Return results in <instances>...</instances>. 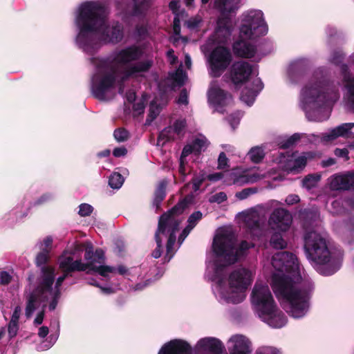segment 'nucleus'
Masks as SVG:
<instances>
[{"label":"nucleus","instance_id":"f257e3e1","mask_svg":"<svg viewBox=\"0 0 354 354\" xmlns=\"http://www.w3.org/2000/svg\"><path fill=\"white\" fill-rule=\"evenodd\" d=\"M255 245L254 243L243 241L235 247L234 234L229 230L220 229L213 243V257L207 265L206 277L214 282L213 291L221 303L239 304L246 297V291L252 285L255 273L250 269L239 267L224 278L226 267L235 263Z\"/></svg>","mask_w":354,"mask_h":354},{"label":"nucleus","instance_id":"f03ea898","mask_svg":"<svg viewBox=\"0 0 354 354\" xmlns=\"http://www.w3.org/2000/svg\"><path fill=\"white\" fill-rule=\"evenodd\" d=\"M143 55V48L133 45L114 52L107 59L92 57L91 61L95 66L91 79L93 95L100 100H109L117 92L122 94L124 80L151 67V59L136 62Z\"/></svg>","mask_w":354,"mask_h":354},{"label":"nucleus","instance_id":"7ed1b4c3","mask_svg":"<svg viewBox=\"0 0 354 354\" xmlns=\"http://www.w3.org/2000/svg\"><path fill=\"white\" fill-rule=\"evenodd\" d=\"M274 268L272 289L283 308L294 318H301L309 310L313 290L311 279L301 274L297 258L292 253L278 252L271 259Z\"/></svg>","mask_w":354,"mask_h":354},{"label":"nucleus","instance_id":"20e7f679","mask_svg":"<svg viewBox=\"0 0 354 354\" xmlns=\"http://www.w3.org/2000/svg\"><path fill=\"white\" fill-rule=\"evenodd\" d=\"M108 13L106 6L102 1H89L80 5L76 19L79 28L76 42L86 53L93 55L102 42L118 43L122 39V26L118 22L107 24Z\"/></svg>","mask_w":354,"mask_h":354},{"label":"nucleus","instance_id":"39448f33","mask_svg":"<svg viewBox=\"0 0 354 354\" xmlns=\"http://www.w3.org/2000/svg\"><path fill=\"white\" fill-rule=\"evenodd\" d=\"M339 84L330 81L322 68L315 70L300 93L299 106L309 120L322 122L330 113V106L339 97Z\"/></svg>","mask_w":354,"mask_h":354},{"label":"nucleus","instance_id":"423d86ee","mask_svg":"<svg viewBox=\"0 0 354 354\" xmlns=\"http://www.w3.org/2000/svg\"><path fill=\"white\" fill-rule=\"evenodd\" d=\"M50 259V252L40 250L35 258L37 267L41 268L40 277L37 284H32L30 282L26 289V298L27 304L26 307V316L29 318L35 310L37 304H40L49 299H53L50 305V310L55 309L57 300L60 295V286L66 279V274H63L57 279L55 285L53 287L55 280V268L46 265Z\"/></svg>","mask_w":354,"mask_h":354},{"label":"nucleus","instance_id":"0eeeda50","mask_svg":"<svg viewBox=\"0 0 354 354\" xmlns=\"http://www.w3.org/2000/svg\"><path fill=\"white\" fill-rule=\"evenodd\" d=\"M59 268L66 274L74 271H86L87 273L96 272L106 276L113 268L104 265V253L102 250H93L91 242L75 243L71 252H65L58 259Z\"/></svg>","mask_w":354,"mask_h":354},{"label":"nucleus","instance_id":"6e6552de","mask_svg":"<svg viewBox=\"0 0 354 354\" xmlns=\"http://www.w3.org/2000/svg\"><path fill=\"white\" fill-rule=\"evenodd\" d=\"M304 248L306 258L321 274L331 275L341 267L342 253L329 249L325 234L315 230L308 232L304 236Z\"/></svg>","mask_w":354,"mask_h":354},{"label":"nucleus","instance_id":"1a4fd4ad","mask_svg":"<svg viewBox=\"0 0 354 354\" xmlns=\"http://www.w3.org/2000/svg\"><path fill=\"white\" fill-rule=\"evenodd\" d=\"M268 32L263 13L261 10L250 9L241 16L239 39L232 46L234 53L239 57L250 58L254 56V40Z\"/></svg>","mask_w":354,"mask_h":354},{"label":"nucleus","instance_id":"9d476101","mask_svg":"<svg viewBox=\"0 0 354 354\" xmlns=\"http://www.w3.org/2000/svg\"><path fill=\"white\" fill-rule=\"evenodd\" d=\"M190 201L191 198L186 197L160 218L155 235L157 248L152 252L153 257L157 259L161 256L162 241L164 239H167L165 259L169 261L173 257L175 253L174 245L176 243V233L178 231L179 224L183 220L180 215Z\"/></svg>","mask_w":354,"mask_h":354},{"label":"nucleus","instance_id":"9b49d317","mask_svg":"<svg viewBox=\"0 0 354 354\" xmlns=\"http://www.w3.org/2000/svg\"><path fill=\"white\" fill-rule=\"evenodd\" d=\"M250 299L255 314L270 326L281 328L286 324V316L278 309L267 284L257 281Z\"/></svg>","mask_w":354,"mask_h":354},{"label":"nucleus","instance_id":"f8f14e48","mask_svg":"<svg viewBox=\"0 0 354 354\" xmlns=\"http://www.w3.org/2000/svg\"><path fill=\"white\" fill-rule=\"evenodd\" d=\"M277 157L274 161L279 165V168L287 171L298 172L302 170L308 160L313 158V154L310 152L305 153H277Z\"/></svg>","mask_w":354,"mask_h":354},{"label":"nucleus","instance_id":"ddd939ff","mask_svg":"<svg viewBox=\"0 0 354 354\" xmlns=\"http://www.w3.org/2000/svg\"><path fill=\"white\" fill-rule=\"evenodd\" d=\"M232 61V54L226 47L218 46L212 50L208 57L209 74L212 77H219L228 67Z\"/></svg>","mask_w":354,"mask_h":354},{"label":"nucleus","instance_id":"4468645a","mask_svg":"<svg viewBox=\"0 0 354 354\" xmlns=\"http://www.w3.org/2000/svg\"><path fill=\"white\" fill-rule=\"evenodd\" d=\"M131 1L132 5H129L125 2H117V15L122 19H127L131 16L139 18L144 17L151 6V0Z\"/></svg>","mask_w":354,"mask_h":354},{"label":"nucleus","instance_id":"2eb2a0df","mask_svg":"<svg viewBox=\"0 0 354 354\" xmlns=\"http://www.w3.org/2000/svg\"><path fill=\"white\" fill-rule=\"evenodd\" d=\"M234 26L229 17H221L218 19L216 26L210 40L214 44L225 45L231 39Z\"/></svg>","mask_w":354,"mask_h":354},{"label":"nucleus","instance_id":"dca6fc26","mask_svg":"<svg viewBox=\"0 0 354 354\" xmlns=\"http://www.w3.org/2000/svg\"><path fill=\"white\" fill-rule=\"evenodd\" d=\"M257 75L255 67L245 61L235 62L230 68V77L236 85L246 82L251 76Z\"/></svg>","mask_w":354,"mask_h":354},{"label":"nucleus","instance_id":"f3484780","mask_svg":"<svg viewBox=\"0 0 354 354\" xmlns=\"http://www.w3.org/2000/svg\"><path fill=\"white\" fill-rule=\"evenodd\" d=\"M230 176L231 182L227 183V184L237 185L254 183L265 177L264 174H261L256 169H243L241 167L233 169L230 173Z\"/></svg>","mask_w":354,"mask_h":354},{"label":"nucleus","instance_id":"a211bd4d","mask_svg":"<svg viewBox=\"0 0 354 354\" xmlns=\"http://www.w3.org/2000/svg\"><path fill=\"white\" fill-rule=\"evenodd\" d=\"M241 216L250 230L252 240L259 239L263 235L262 227L263 218L261 217L259 212L255 209H251L243 212Z\"/></svg>","mask_w":354,"mask_h":354},{"label":"nucleus","instance_id":"6ab92c4d","mask_svg":"<svg viewBox=\"0 0 354 354\" xmlns=\"http://www.w3.org/2000/svg\"><path fill=\"white\" fill-rule=\"evenodd\" d=\"M292 216L283 208H277L270 214L268 225L273 230L286 232L292 223Z\"/></svg>","mask_w":354,"mask_h":354},{"label":"nucleus","instance_id":"aec40b11","mask_svg":"<svg viewBox=\"0 0 354 354\" xmlns=\"http://www.w3.org/2000/svg\"><path fill=\"white\" fill-rule=\"evenodd\" d=\"M209 145V142L203 135H198L194 138L192 144L187 145L184 147L180 159L179 173L185 176V158L189 154L194 153L198 154L204 151Z\"/></svg>","mask_w":354,"mask_h":354},{"label":"nucleus","instance_id":"412c9836","mask_svg":"<svg viewBox=\"0 0 354 354\" xmlns=\"http://www.w3.org/2000/svg\"><path fill=\"white\" fill-rule=\"evenodd\" d=\"M208 100L217 111L223 112V107L231 102L232 97L212 82L208 91Z\"/></svg>","mask_w":354,"mask_h":354},{"label":"nucleus","instance_id":"4be33fe9","mask_svg":"<svg viewBox=\"0 0 354 354\" xmlns=\"http://www.w3.org/2000/svg\"><path fill=\"white\" fill-rule=\"evenodd\" d=\"M229 354H251V341L243 335H234L227 341Z\"/></svg>","mask_w":354,"mask_h":354},{"label":"nucleus","instance_id":"5701e85b","mask_svg":"<svg viewBox=\"0 0 354 354\" xmlns=\"http://www.w3.org/2000/svg\"><path fill=\"white\" fill-rule=\"evenodd\" d=\"M329 187L332 190H348L354 189V173L335 174L328 178Z\"/></svg>","mask_w":354,"mask_h":354},{"label":"nucleus","instance_id":"b1692460","mask_svg":"<svg viewBox=\"0 0 354 354\" xmlns=\"http://www.w3.org/2000/svg\"><path fill=\"white\" fill-rule=\"evenodd\" d=\"M196 352L209 354H221L225 350L223 343L214 337H204L199 339L195 346Z\"/></svg>","mask_w":354,"mask_h":354},{"label":"nucleus","instance_id":"393cba45","mask_svg":"<svg viewBox=\"0 0 354 354\" xmlns=\"http://www.w3.org/2000/svg\"><path fill=\"white\" fill-rule=\"evenodd\" d=\"M354 122L344 123L335 128L328 131V132L322 135V140L323 142L333 141L338 137L346 138H354Z\"/></svg>","mask_w":354,"mask_h":354},{"label":"nucleus","instance_id":"a878e982","mask_svg":"<svg viewBox=\"0 0 354 354\" xmlns=\"http://www.w3.org/2000/svg\"><path fill=\"white\" fill-rule=\"evenodd\" d=\"M263 87V83L258 77H255L251 83L248 82L246 86L241 91V100L248 106H251Z\"/></svg>","mask_w":354,"mask_h":354},{"label":"nucleus","instance_id":"bb28decb","mask_svg":"<svg viewBox=\"0 0 354 354\" xmlns=\"http://www.w3.org/2000/svg\"><path fill=\"white\" fill-rule=\"evenodd\" d=\"M191 347L185 341L174 339L165 344L158 352V354H188Z\"/></svg>","mask_w":354,"mask_h":354},{"label":"nucleus","instance_id":"cd10ccee","mask_svg":"<svg viewBox=\"0 0 354 354\" xmlns=\"http://www.w3.org/2000/svg\"><path fill=\"white\" fill-rule=\"evenodd\" d=\"M308 65L304 59H297L290 63L288 68V76L292 83L297 82L303 76Z\"/></svg>","mask_w":354,"mask_h":354},{"label":"nucleus","instance_id":"c85d7f7f","mask_svg":"<svg viewBox=\"0 0 354 354\" xmlns=\"http://www.w3.org/2000/svg\"><path fill=\"white\" fill-rule=\"evenodd\" d=\"M340 70L343 77L345 87L347 90L348 100L354 110V77L348 71V67L346 64L340 65Z\"/></svg>","mask_w":354,"mask_h":354},{"label":"nucleus","instance_id":"c756f323","mask_svg":"<svg viewBox=\"0 0 354 354\" xmlns=\"http://www.w3.org/2000/svg\"><path fill=\"white\" fill-rule=\"evenodd\" d=\"M214 7L223 14L234 12L240 7V0H214Z\"/></svg>","mask_w":354,"mask_h":354},{"label":"nucleus","instance_id":"7c9ffc66","mask_svg":"<svg viewBox=\"0 0 354 354\" xmlns=\"http://www.w3.org/2000/svg\"><path fill=\"white\" fill-rule=\"evenodd\" d=\"M166 100H162L161 102H159V99L158 97H155L150 103L149 105V111L147 118L146 120V124H150L151 122L156 118V117L159 115L162 106L165 105Z\"/></svg>","mask_w":354,"mask_h":354},{"label":"nucleus","instance_id":"2f4dec72","mask_svg":"<svg viewBox=\"0 0 354 354\" xmlns=\"http://www.w3.org/2000/svg\"><path fill=\"white\" fill-rule=\"evenodd\" d=\"M187 78L186 74L183 71V66L180 64L178 68L174 73L169 75L168 80L171 83V88L182 86Z\"/></svg>","mask_w":354,"mask_h":354},{"label":"nucleus","instance_id":"473e14b6","mask_svg":"<svg viewBox=\"0 0 354 354\" xmlns=\"http://www.w3.org/2000/svg\"><path fill=\"white\" fill-rule=\"evenodd\" d=\"M203 214L201 212H194L188 218V225L183 230L182 234L179 236L180 244L183 243L190 231L195 227L196 223L202 218Z\"/></svg>","mask_w":354,"mask_h":354},{"label":"nucleus","instance_id":"72a5a7b5","mask_svg":"<svg viewBox=\"0 0 354 354\" xmlns=\"http://www.w3.org/2000/svg\"><path fill=\"white\" fill-rule=\"evenodd\" d=\"M110 267V266H109ZM111 268H113L114 270L111 272H109V274L106 276H102L104 278L108 279L110 275L114 274L115 273H118L119 274L123 276L124 277L131 279V277H133L135 274H137V268H131L129 269L126 266L123 265H119L117 267L111 266Z\"/></svg>","mask_w":354,"mask_h":354},{"label":"nucleus","instance_id":"f704fd0d","mask_svg":"<svg viewBox=\"0 0 354 354\" xmlns=\"http://www.w3.org/2000/svg\"><path fill=\"white\" fill-rule=\"evenodd\" d=\"M321 179L319 174H312L306 176L302 180V185L307 189H310L317 186Z\"/></svg>","mask_w":354,"mask_h":354},{"label":"nucleus","instance_id":"c9c22d12","mask_svg":"<svg viewBox=\"0 0 354 354\" xmlns=\"http://www.w3.org/2000/svg\"><path fill=\"white\" fill-rule=\"evenodd\" d=\"M178 138L176 133L174 132L173 127L171 126L165 128L160 131L158 136V142L164 144L170 140H174Z\"/></svg>","mask_w":354,"mask_h":354},{"label":"nucleus","instance_id":"e433bc0d","mask_svg":"<svg viewBox=\"0 0 354 354\" xmlns=\"http://www.w3.org/2000/svg\"><path fill=\"white\" fill-rule=\"evenodd\" d=\"M57 327V331L54 334H51L48 340L46 341V344L44 342L38 346L39 351H44L50 348L57 340L59 337V322L57 321H55L54 323Z\"/></svg>","mask_w":354,"mask_h":354},{"label":"nucleus","instance_id":"4c0bfd02","mask_svg":"<svg viewBox=\"0 0 354 354\" xmlns=\"http://www.w3.org/2000/svg\"><path fill=\"white\" fill-rule=\"evenodd\" d=\"M248 154L250 159L255 163L261 162L265 156L264 150L260 147H252Z\"/></svg>","mask_w":354,"mask_h":354},{"label":"nucleus","instance_id":"58836bf2","mask_svg":"<svg viewBox=\"0 0 354 354\" xmlns=\"http://www.w3.org/2000/svg\"><path fill=\"white\" fill-rule=\"evenodd\" d=\"M270 243L275 249H283L287 245L286 241L279 232H275L272 235Z\"/></svg>","mask_w":354,"mask_h":354},{"label":"nucleus","instance_id":"ea45409f","mask_svg":"<svg viewBox=\"0 0 354 354\" xmlns=\"http://www.w3.org/2000/svg\"><path fill=\"white\" fill-rule=\"evenodd\" d=\"M165 189L166 183L161 182L156 190L153 205H156L157 208L165 196Z\"/></svg>","mask_w":354,"mask_h":354},{"label":"nucleus","instance_id":"a19ab883","mask_svg":"<svg viewBox=\"0 0 354 354\" xmlns=\"http://www.w3.org/2000/svg\"><path fill=\"white\" fill-rule=\"evenodd\" d=\"M124 183V178L122 176L118 173H113L109 177V184L113 189H119Z\"/></svg>","mask_w":354,"mask_h":354},{"label":"nucleus","instance_id":"79ce46f5","mask_svg":"<svg viewBox=\"0 0 354 354\" xmlns=\"http://www.w3.org/2000/svg\"><path fill=\"white\" fill-rule=\"evenodd\" d=\"M203 20L201 17L196 16L190 18L187 22L186 25L190 30H197L201 26Z\"/></svg>","mask_w":354,"mask_h":354},{"label":"nucleus","instance_id":"37998d69","mask_svg":"<svg viewBox=\"0 0 354 354\" xmlns=\"http://www.w3.org/2000/svg\"><path fill=\"white\" fill-rule=\"evenodd\" d=\"M171 127H173L174 132L176 133L178 138H180L184 135L186 122L183 120H176Z\"/></svg>","mask_w":354,"mask_h":354},{"label":"nucleus","instance_id":"c03bdc74","mask_svg":"<svg viewBox=\"0 0 354 354\" xmlns=\"http://www.w3.org/2000/svg\"><path fill=\"white\" fill-rule=\"evenodd\" d=\"M53 239L50 236L44 238L42 241L38 243L37 246L39 250L46 251L50 252L52 249Z\"/></svg>","mask_w":354,"mask_h":354},{"label":"nucleus","instance_id":"a18cd8bd","mask_svg":"<svg viewBox=\"0 0 354 354\" xmlns=\"http://www.w3.org/2000/svg\"><path fill=\"white\" fill-rule=\"evenodd\" d=\"M301 135L299 133H295L284 142L281 143V147L283 149H287L296 144L301 138Z\"/></svg>","mask_w":354,"mask_h":354},{"label":"nucleus","instance_id":"49530a36","mask_svg":"<svg viewBox=\"0 0 354 354\" xmlns=\"http://www.w3.org/2000/svg\"><path fill=\"white\" fill-rule=\"evenodd\" d=\"M146 103V98L142 97L138 102H136L133 107V114L136 115H139L144 113L145 107Z\"/></svg>","mask_w":354,"mask_h":354},{"label":"nucleus","instance_id":"de8ad7c7","mask_svg":"<svg viewBox=\"0 0 354 354\" xmlns=\"http://www.w3.org/2000/svg\"><path fill=\"white\" fill-rule=\"evenodd\" d=\"M257 192L256 188H245L242 191L236 192L235 196L239 200H244L249 197L250 195Z\"/></svg>","mask_w":354,"mask_h":354},{"label":"nucleus","instance_id":"09e8293b","mask_svg":"<svg viewBox=\"0 0 354 354\" xmlns=\"http://www.w3.org/2000/svg\"><path fill=\"white\" fill-rule=\"evenodd\" d=\"M113 136L118 142H124L127 140L129 133L124 129H118L115 130Z\"/></svg>","mask_w":354,"mask_h":354},{"label":"nucleus","instance_id":"8fccbe9b","mask_svg":"<svg viewBox=\"0 0 354 354\" xmlns=\"http://www.w3.org/2000/svg\"><path fill=\"white\" fill-rule=\"evenodd\" d=\"M93 210V207L88 204V203H82L79 206V212L78 214L81 216H89Z\"/></svg>","mask_w":354,"mask_h":354},{"label":"nucleus","instance_id":"3c124183","mask_svg":"<svg viewBox=\"0 0 354 354\" xmlns=\"http://www.w3.org/2000/svg\"><path fill=\"white\" fill-rule=\"evenodd\" d=\"M242 116L243 113L241 111H236L228 118V121L233 129L239 124Z\"/></svg>","mask_w":354,"mask_h":354},{"label":"nucleus","instance_id":"603ef678","mask_svg":"<svg viewBox=\"0 0 354 354\" xmlns=\"http://www.w3.org/2000/svg\"><path fill=\"white\" fill-rule=\"evenodd\" d=\"M227 195L225 192H218L209 197V201L210 203H221L226 201Z\"/></svg>","mask_w":354,"mask_h":354},{"label":"nucleus","instance_id":"864d4df0","mask_svg":"<svg viewBox=\"0 0 354 354\" xmlns=\"http://www.w3.org/2000/svg\"><path fill=\"white\" fill-rule=\"evenodd\" d=\"M206 175L203 173L199 176H195L192 180L193 189L196 192L199 189L202 183L205 180Z\"/></svg>","mask_w":354,"mask_h":354},{"label":"nucleus","instance_id":"5fc2aeb1","mask_svg":"<svg viewBox=\"0 0 354 354\" xmlns=\"http://www.w3.org/2000/svg\"><path fill=\"white\" fill-rule=\"evenodd\" d=\"M255 354H279V351L273 347L263 346L258 348Z\"/></svg>","mask_w":354,"mask_h":354},{"label":"nucleus","instance_id":"6e6d98bb","mask_svg":"<svg viewBox=\"0 0 354 354\" xmlns=\"http://www.w3.org/2000/svg\"><path fill=\"white\" fill-rule=\"evenodd\" d=\"M12 279V276L6 271L0 272V284L8 285Z\"/></svg>","mask_w":354,"mask_h":354},{"label":"nucleus","instance_id":"4d7b16f0","mask_svg":"<svg viewBox=\"0 0 354 354\" xmlns=\"http://www.w3.org/2000/svg\"><path fill=\"white\" fill-rule=\"evenodd\" d=\"M228 158L224 152L220 153L218 158V168L224 169L228 167Z\"/></svg>","mask_w":354,"mask_h":354},{"label":"nucleus","instance_id":"13d9d810","mask_svg":"<svg viewBox=\"0 0 354 354\" xmlns=\"http://www.w3.org/2000/svg\"><path fill=\"white\" fill-rule=\"evenodd\" d=\"M19 329L18 323L10 322L8 324V330L10 337L16 336Z\"/></svg>","mask_w":354,"mask_h":354},{"label":"nucleus","instance_id":"bf43d9fd","mask_svg":"<svg viewBox=\"0 0 354 354\" xmlns=\"http://www.w3.org/2000/svg\"><path fill=\"white\" fill-rule=\"evenodd\" d=\"M178 104L186 105L188 104V93L185 89L181 91L177 100Z\"/></svg>","mask_w":354,"mask_h":354},{"label":"nucleus","instance_id":"052dcab7","mask_svg":"<svg viewBox=\"0 0 354 354\" xmlns=\"http://www.w3.org/2000/svg\"><path fill=\"white\" fill-rule=\"evenodd\" d=\"M224 174L222 172H216L206 176V178L212 182H217L223 178Z\"/></svg>","mask_w":354,"mask_h":354},{"label":"nucleus","instance_id":"680f3d73","mask_svg":"<svg viewBox=\"0 0 354 354\" xmlns=\"http://www.w3.org/2000/svg\"><path fill=\"white\" fill-rule=\"evenodd\" d=\"M343 59V54L341 52H335L333 53L332 57H331V62L339 65L342 63Z\"/></svg>","mask_w":354,"mask_h":354},{"label":"nucleus","instance_id":"e2e57ef3","mask_svg":"<svg viewBox=\"0 0 354 354\" xmlns=\"http://www.w3.org/2000/svg\"><path fill=\"white\" fill-rule=\"evenodd\" d=\"M334 153L335 155L337 157H341L345 158V160H348V151L347 149H336Z\"/></svg>","mask_w":354,"mask_h":354},{"label":"nucleus","instance_id":"0e129e2a","mask_svg":"<svg viewBox=\"0 0 354 354\" xmlns=\"http://www.w3.org/2000/svg\"><path fill=\"white\" fill-rule=\"evenodd\" d=\"M299 197L296 194H290L286 198V203L288 205H292L297 203L299 201Z\"/></svg>","mask_w":354,"mask_h":354},{"label":"nucleus","instance_id":"69168bd1","mask_svg":"<svg viewBox=\"0 0 354 354\" xmlns=\"http://www.w3.org/2000/svg\"><path fill=\"white\" fill-rule=\"evenodd\" d=\"M127 153V150L125 147H121L115 148L113 151V154L115 157L124 156Z\"/></svg>","mask_w":354,"mask_h":354},{"label":"nucleus","instance_id":"338daca9","mask_svg":"<svg viewBox=\"0 0 354 354\" xmlns=\"http://www.w3.org/2000/svg\"><path fill=\"white\" fill-rule=\"evenodd\" d=\"M21 313V309L20 306H16L14 310V312L12 313L10 322L18 323Z\"/></svg>","mask_w":354,"mask_h":354},{"label":"nucleus","instance_id":"774afa93","mask_svg":"<svg viewBox=\"0 0 354 354\" xmlns=\"http://www.w3.org/2000/svg\"><path fill=\"white\" fill-rule=\"evenodd\" d=\"M173 30H174V33L175 34V36L178 37L180 35V20L177 17H176L174 19Z\"/></svg>","mask_w":354,"mask_h":354}]
</instances>
